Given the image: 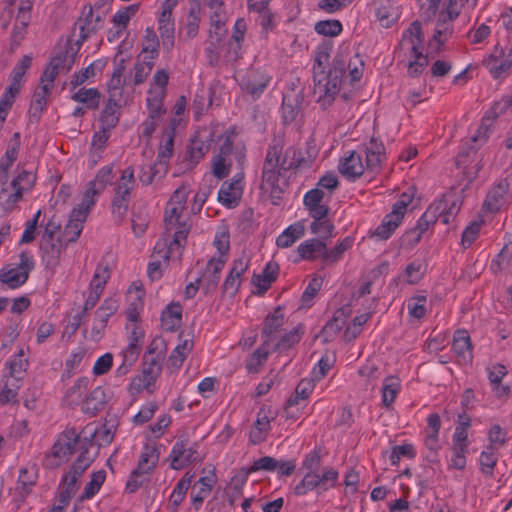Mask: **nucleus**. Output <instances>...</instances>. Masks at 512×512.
I'll return each mask as SVG.
<instances>
[{"instance_id": "28", "label": "nucleus", "mask_w": 512, "mask_h": 512, "mask_svg": "<svg viewBox=\"0 0 512 512\" xmlns=\"http://www.w3.org/2000/svg\"><path fill=\"white\" fill-rule=\"evenodd\" d=\"M158 30L164 51L170 52L175 44V22L172 16H159Z\"/></svg>"}, {"instance_id": "29", "label": "nucleus", "mask_w": 512, "mask_h": 512, "mask_svg": "<svg viewBox=\"0 0 512 512\" xmlns=\"http://www.w3.org/2000/svg\"><path fill=\"white\" fill-rule=\"evenodd\" d=\"M94 192L86 190L83 194L82 200L70 212L69 223H84L87 220L88 214L92 207L95 205Z\"/></svg>"}, {"instance_id": "9", "label": "nucleus", "mask_w": 512, "mask_h": 512, "mask_svg": "<svg viewBox=\"0 0 512 512\" xmlns=\"http://www.w3.org/2000/svg\"><path fill=\"white\" fill-rule=\"evenodd\" d=\"M79 232H74L71 237L58 239L54 242L53 233L44 232L41 241V248L43 250V263L47 269L54 270L60 261L62 249L70 242L78 239Z\"/></svg>"}, {"instance_id": "48", "label": "nucleus", "mask_w": 512, "mask_h": 512, "mask_svg": "<svg viewBox=\"0 0 512 512\" xmlns=\"http://www.w3.org/2000/svg\"><path fill=\"white\" fill-rule=\"evenodd\" d=\"M282 116L285 123L293 122L299 111H300V102L298 95L295 94H285L282 100Z\"/></svg>"}, {"instance_id": "37", "label": "nucleus", "mask_w": 512, "mask_h": 512, "mask_svg": "<svg viewBox=\"0 0 512 512\" xmlns=\"http://www.w3.org/2000/svg\"><path fill=\"white\" fill-rule=\"evenodd\" d=\"M484 65L489 70L493 78L498 79L506 77L512 65V56L508 55L507 58L500 59L496 56H489L484 60Z\"/></svg>"}, {"instance_id": "60", "label": "nucleus", "mask_w": 512, "mask_h": 512, "mask_svg": "<svg viewBox=\"0 0 512 512\" xmlns=\"http://www.w3.org/2000/svg\"><path fill=\"white\" fill-rule=\"evenodd\" d=\"M496 462L497 456L495 448L492 445H488L480 455L481 471L484 474L491 476L493 474V469L496 465Z\"/></svg>"}, {"instance_id": "57", "label": "nucleus", "mask_w": 512, "mask_h": 512, "mask_svg": "<svg viewBox=\"0 0 512 512\" xmlns=\"http://www.w3.org/2000/svg\"><path fill=\"white\" fill-rule=\"evenodd\" d=\"M270 343L264 340L263 344L252 354L251 358L246 363V369L249 372H258L259 367L267 360L270 353Z\"/></svg>"}, {"instance_id": "23", "label": "nucleus", "mask_w": 512, "mask_h": 512, "mask_svg": "<svg viewBox=\"0 0 512 512\" xmlns=\"http://www.w3.org/2000/svg\"><path fill=\"white\" fill-rule=\"evenodd\" d=\"M330 48L328 46H321L316 51V55L314 58L313 65V79H314V87L315 93L320 94V86L324 83L326 79V68L329 63L330 58Z\"/></svg>"}, {"instance_id": "27", "label": "nucleus", "mask_w": 512, "mask_h": 512, "mask_svg": "<svg viewBox=\"0 0 512 512\" xmlns=\"http://www.w3.org/2000/svg\"><path fill=\"white\" fill-rule=\"evenodd\" d=\"M279 273V265L270 261L266 264L261 274H254L252 278L253 284L257 287V294L263 295L276 281Z\"/></svg>"}, {"instance_id": "41", "label": "nucleus", "mask_w": 512, "mask_h": 512, "mask_svg": "<svg viewBox=\"0 0 512 512\" xmlns=\"http://www.w3.org/2000/svg\"><path fill=\"white\" fill-rule=\"evenodd\" d=\"M216 483L215 475L204 476L198 480L200 485L199 490L194 493L192 492V505L195 510H199L204 500L209 496L212 491L214 484Z\"/></svg>"}, {"instance_id": "35", "label": "nucleus", "mask_w": 512, "mask_h": 512, "mask_svg": "<svg viewBox=\"0 0 512 512\" xmlns=\"http://www.w3.org/2000/svg\"><path fill=\"white\" fill-rule=\"evenodd\" d=\"M182 320V308L179 303L169 304L161 315L162 326L166 331H174L180 326Z\"/></svg>"}, {"instance_id": "25", "label": "nucleus", "mask_w": 512, "mask_h": 512, "mask_svg": "<svg viewBox=\"0 0 512 512\" xmlns=\"http://www.w3.org/2000/svg\"><path fill=\"white\" fill-rule=\"evenodd\" d=\"M247 25L244 19L239 18L236 20L233 33L228 42L227 55L229 61H236L241 55V43L244 41Z\"/></svg>"}, {"instance_id": "19", "label": "nucleus", "mask_w": 512, "mask_h": 512, "mask_svg": "<svg viewBox=\"0 0 512 512\" xmlns=\"http://www.w3.org/2000/svg\"><path fill=\"white\" fill-rule=\"evenodd\" d=\"M177 120L172 119L168 127H166L162 134V139L158 149L156 166H161L166 169V163L173 155L174 139L176 133Z\"/></svg>"}, {"instance_id": "15", "label": "nucleus", "mask_w": 512, "mask_h": 512, "mask_svg": "<svg viewBox=\"0 0 512 512\" xmlns=\"http://www.w3.org/2000/svg\"><path fill=\"white\" fill-rule=\"evenodd\" d=\"M226 261L227 258L223 257L211 258L208 261L201 277L196 279L197 283H201L205 293H211L216 290L221 278V272L225 266Z\"/></svg>"}, {"instance_id": "34", "label": "nucleus", "mask_w": 512, "mask_h": 512, "mask_svg": "<svg viewBox=\"0 0 512 512\" xmlns=\"http://www.w3.org/2000/svg\"><path fill=\"white\" fill-rule=\"evenodd\" d=\"M452 349L464 362L472 359L470 336L465 330L456 331L453 339Z\"/></svg>"}, {"instance_id": "18", "label": "nucleus", "mask_w": 512, "mask_h": 512, "mask_svg": "<svg viewBox=\"0 0 512 512\" xmlns=\"http://www.w3.org/2000/svg\"><path fill=\"white\" fill-rule=\"evenodd\" d=\"M163 360L164 359H156L149 357V355H144L142 364L143 380L141 378H135L132 381V385L137 389L141 388V386L145 389H149L161 374Z\"/></svg>"}, {"instance_id": "32", "label": "nucleus", "mask_w": 512, "mask_h": 512, "mask_svg": "<svg viewBox=\"0 0 512 512\" xmlns=\"http://www.w3.org/2000/svg\"><path fill=\"white\" fill-rule=\"evenodd\" d=\"M284 324V313L280 306L275 308L272 314H269L262 328V337L264 340H268V343L272 340V336L277 333Z\"/></svg>"}, {"instance_id": "39", "label": "nucleus", "mask_w": 512, "mask_h": 512, "mask_svg": "<svg viewBox=\"0 0 512 512\" xmlns=\"http://www.w3.org/2000/svg\"><path fill=\"white\" fill-rule=\"evenodd\" d=\"M159 450L155 445H145L139 457L137 468L150 474L159 461Z\"/></svg>"}, {"instance_id": "14", "label": "nucleus", "mask_w": 512, "mask_h": 512, "mask_svg": "<svg viewBox=\"0 0 512 512\" xmlns=\"http://www.w3.org/2000/svg\"><path fill=\"white\" fill-rule=\"evenodd\" d=\"M119 308L118 300L114 297L106 298L95 312L94 322L91 328V337L98 341L102 338L109 318L116 313Z\"/></svg>"}, {"instance_id": "20", "label": "nucleus", "mask_w": 512, "mask_h": 512, "mask_svg": "<svg viewBox=\"0 0 512 512\" xmlns=\"http://www.w3.org/2000/svg\"><path fill=\"white\" fill-rule=\"evenodd\" d=\"M413 194L404 192L399 199L393 204L392 210L388 213L381 224H400L406 214L412 213Z\"/></svg>"}, {"instance_id": "16", "label": "nucleus", "mask_w": 512, "mask_h": 512, "mask_svg": "<svg viewBox=\"0 0 512 512\" xmlns=\"http://www.w3.org/2000/svg\"><path fill=\"white\" fill-rule=\"evenodd\" d=\"M213 135L207 130L198 131L190 140L187 157L190 168L194 167L208 153Z\"/></svg>"}, {"instance_id": "17", "label": "nucleus", "mask_w": 512, "mask_h": 512, "mask_svg": "<svg viewBox=\"0 0 512 512\" xmlns=\"http://www.w3.org/2000/svg\"><path fill=\"white\" fill-rule=\"evenodd\" d=\"M271 77L265 73L251 69L242 77L240 87L252 96L253 99L259 98L267 88Z\"/></svg>"}, {"instance_id": "21", "label": "nucleus", "mask_w": 512, "mask_h": 512, "mask_svg": "<svg viewBox=\"0 0 512 512\" xmlns=\"http://www.w3.org/2000/svg\"><path fill=\"white\" fill-rule=\"evenodd\" d=\"M185 202V189L175 190L165 208L164 224H186L185 221L180 222V217L184 210Z\"/></svg>"}, {"instance_id": "56", "label": "nucleus", "mask_w": 512, "mask_h": 512, "mask_svg": "<svg viewBox=\"0 0 512 512\" xmlns=\"http://www.w3.org/2000/svg\"><path fill=\"white\" fill-rule=\"evenodd\" d=\"M304 334V327L302 324L297 325L293 330L284 334L280 340L275 344L274 349L276 350H287L293 345L298 343Z\"/></svg>"}, {"instance_id": "64", "label": "nucleus", "mask_w": 512, "mask_h": 512, "mask_svg": "<svg viewBox=\"0 0 512 512\" xmlns=\"http://www.w3.org/2000/svg\"><path fill=\"white\" fill-rule=\"evenodd\" d=\"M315 31L320 35L334 37L342 32V24L339 20H322L315 24Z\"/></svg>"}, {"instance_id": "36", "label": "nucleus", "mask_w": 512, "mask_h": 512, "mask_svg": "<svg viewBox=\"0 0 512 512\" xmlns=\"http://www.w3.org/2000/svg\"><path fill=\"white\" fill-rule=\"evenodd\" d=\"M298 253L302 259L322 257L325 260L326 244L318 239H310L298 246Z\"/></svg>"}, {"instance_id": "2", "label": "nucleus", "mask_w": 512, "mask_h": 512, "mask_svg": "<svg viewBox=\"0 0 512 512\" xmlns=\"http://www.w3.org/2000/svg\"><path fill=\"white\" fill-rule=\"evenodd\" d=\"M92 462L93 459L88 455V450L84 449L61 480L58 502L63 503L64 505H69L71 498L79 489V478Z\"/></svg>"}, {"instance_id": "7", "label": "nucleus", "mask_w": 512, "mask_h": 512, "mask_svg": "<svg viewBox=\"0 0 512 512\" xmlns=\"http://www.w3.org/2000/svg\"><path fill=\"white\" fill-rule=\"evenodd\" d=\"M460 211L457 200L443 198L433 202L422 214L417 224H449L455 221Z\"/></svg>"}, {"instance_id": "54", "label": "nucleus", "mask_w": 512, "mask_h": 512, "mask_svg": "<svg viewBox=\"0 0 512 512\" xmlns=\"http://www.w3.org/2000/svg\"><path fill=\"white\" fill-rule=\"evenodd\" d=\"M24 356V350L20 349L14 358L7 363L9 367L8 378H15L21 382L28 366V360Z\"/></svg>"}, {"instance_id": "55", "label": "nucleus", "mask_w": 512, "mask_h": 512, "mask_svg": "<svg viewBox=\"0 0 512 512\" xmlns=\"http://www.w3.org/2000/svg\"><path fill=\"white\" fill-rule=\"evenodd\" d=\"M90 380L87 377H81L67 390L65 398L70 405H77L82 400L83 394L87 391Z\"/></svg>"}, {"instance_id": "45", "label": "nucleus", "mask_w": 512, "mask_h": 512, "mask_svg": "<svg viewBox=\"0 0 512 512\" xmlns=\"http://www.w3.org/2000/svg\"><path fill=\"white\" fill-rule=\"evenodd\" d=\"M374 5L376 6V16L382 26L390 27L397 19L396 9L389 0H374Z\"/></svg>"}, {"instance_id": "59", "label": "nucleus", "mask_w": 512, "mask_h": 512, "mask_svg": "<svg viewBox=\"0 0 512 512\" xmlns=\"http://www.w3.org/2000/svg\"><path fill=\"white\" fill-rule=\"evenodd\" d=\"M345 324L344 312L337 310L331 320L323 327L322 332L326 338L335 337Z\"/></svg>"}, {"instance_id": "30", "label": "nucleus", "mask_w": 512, "mask_h": 512, "mask_svg": "<svg viewBox=\"0 0 512 512\" xmlns=\"http://www.w3.org/2000/svg\"><path fill=\"white\" fill-rule=\"evenodd\" d=\"M101 23L102 17L99 15L94 17L93 9L91 6H89L85 18L80 17L76 22V25H79L80 29L79 40L77 41V44L81 45L90 36V34L96 32L97 29L100 28Z\"/></svg>"}, {"instance_id": "5", "label": "nucleus", "mask_w": 512, "mask_h": 512, "mask_svg": "<svg viewBox=\"0 0 512 512\" xmlns=\"http://www.w3.org/2000/svg\"><path fill=\"white\" fill-rule=\"evenodd\" d=\"M339 474L332 467H326L321 473H306L302 480L294 487L296 496L306 495L308 492L317 489L320 494L335 486Z\"/></svg>"}, {"instance_id": "44", "label": "nucleus", "mask_w": 512, "mask_h": 512, "mask_svg": "<svg viewBox=\"0 0 512 512\" xmlns=\"http://www.w3.org/2000/svg\"><path fill=\"white\" fill-rule=\"evenodd\" d=\"M270 430V419L269 417L261 410L258 413L257 420L254 424V427L250 431V441L253 444H259L265 441Z\"/></svg>"}, {"instance_id": "43", "label": "nucleus", "mask_w": 512, "mask_h": 512, "mask_svg": "<svg viewBox=\"0 0 512 512\" xmlns=\"http://www.w3.org/2000/svg\"><path fill=\"white\" fill-rule=\"evenodd\" d=\"M291 169H306L302 166V152L294 146L288 147L281 157V176Z\"/></svg>"}, {"instance_id": "3", "label": "nucleus", "mask_w": 512, "mask_h": 512, "mask_svg": "<svg viewBox=\"0 0 512 512\" xmlns=\"http://www.w3.org/2000/svg\"><path fill=\"white\" fill-rule=\"evenodd\" d=\"M79 435L75 429H66L54 442L51 451L46 454L43 465L46 468L55 469L66 463L75 449Z\"/></svg>"}, {"instance_id": "49", "label": "nucleus", "mask_w": 512, "mask_h": 512, "mask_svg": "<svg viewBox=\"0 0 512 512\" xmlns=\"http://www.w3.org/2000/svg\"><path fill=\"white\" fill-rule=\"evenodd\" d=\"M201 6L199 0H192L187 15V22L185 25L186 34L189 38H194L199 29Z\"/></svg>"}, {"instance_id": "33", "label": "nucleus", "mask_w": 512, "mask_h": 512, "mask_svg": "<svg viewBox=\"0 0 512 512\" xmlns=\"http://www.w3.org/2000/svg\"><path fill=\"white\" fill-rule=\"evenodd\" d=\"M243 193V187H236L228 181L223 182L218 191V200L228 208L238 205Z\"/></svg>"}, {"instance_id": "31", "label": "nucleus", "mask_w": 512, "mask_h": 512, "mask_svg": "<svg viewBox=\"0 0 512 512\" xmlns=\"http://www.w3.org/2000/svg\"><path fill=\"white\" fill-rule=\"evenodd\" d=\"M106 402L107 397L105 390L101 386H98L84 399L82 411L93 416L104 409Z\"/></svg>"}, {"instance_id": "63", "label": "nucleus", "mask_w": 512, "mask_h": 512, "mask_svg": "<svg viewBox=\"0 0 512 512\" xmlns=\"http://www.w3.org/2000/svg\"><path fill=\"white\" fill-rule=\"evenodd\" d=\"M106 478L104 470L96 471L92 474L91 480L86 484L82 498H92L101 488Z\"/></svg>"}, {"instance_id": "42", "label": "nucleus", "mask_w": 512, "mask_h": 512, "mask_svg": "<svg viewBox=\"0 0 512 512\" xmlns=\"http://www.w3.org/2000/svg\"><path fill=\"white\" fill-rule=\"evenodd\" d=\"M101 93L96 88H81L74 94L71 99L75 102L82 103L87 109L95 110L99 107Z\"/></svg>"}, {"instance_id": "46", "label": "nucleus", "mask_w": 512, "mask_h": 512, "mask_svg": "<svg viewBox=\"0 0 512 512\" xmlns=\"http://www.w3.org/2000/svg\"><path fill=\"white\" fill-rule=\"evenodd\" d=\"M110 276L111 270L108 263L101 261L96 267L89 289L102 294Z\"/></svg>"}, {"instance_id": "6", "label": "nucleus", "mask_w": 512, "mask_h": 512, "mask_svg": "<svg viewBox=\"0 0 512 512\" xmlns=\"http://www.w3.org/2000/svg\"><path fill=\"white\" fill-rule=\"evenodd\" d=\"M34 267L33 257L27 251H22L19 254V263L5 266L0 270V282L11 289H16L26 283Z\"/></svg>"}, {"instance_id": "4", "label": "nucleus", "mask_w": 512, "mask_h": 512, "mask_svg": "<svg viewBox=\"0 0 512 512\" xmlns=\"http://www.w3.org/2000/svg\"><path fill=\"white\" fill-rule=\"evenodd\" d=\"M134 184V170L132 167H127L122 172L112 201V214L116 222H123L125 220Z\"/></svg>"}, {"instance_id": "13", "label": "nucleus", "mask_w": 512, "mask_h": 512, "mask_svg": "<svg viewBox=\"0 0 512 512\" xmlns=\"http://www.w3.org/2000/svg\"><path fill=\"white\" fill-rule=\"evenodd\" d=\"M424 42L421 23L414 21L408 30L403 34L402 44H410V53L413 60L418 63V67L425 68L428 65V57L423 55L421 48Z\"/></svg>"}, {"instance_id": "11", "label": "nucleus", "mask_w": 512, "mask_h": 512, "mask_svg": "<svg viewBox=\"0 0 512 512\" xmlns=\"http://www.w3.org/2000/svg\"><path fill=\"white\" fill-rule=\"evenodd\" d=\"M345 68L346 61L341 56H336L332 68L327 71L324 83L320 86V98L323 96L329 103L334 99L340 90Z\"/></svg>"}, {"instance_id": "40", "label": "nucleus", "mask_w": 512, "mask_h": 512, "mask_svg": "<svg viewBox=\"0 0 512 512\" xmlns=\"http://www.w3.org/2000/svg\"><path fill=\"white\" fill-rule=\"evenodd\" d=\"M22 198V188L8 186L0 191V212L3 214L11 212L16 203Z\"/></svg>"}, {"instance_id": "22", "label": "nucleus", "mask_w": 512, "mask_h": 512, "mask_svg": "<svg viewBox=\"0 0 512 512\" xmlns=\"http://www.w3.org/2000/svg\"><path fill=\"white\" fill-rule=\"evenodd\" d=\"M324 192L320 188L309 190L304 196V205L309 214L314 218L311 224H317V221L328 216V208L322 204Z\"/></svg>"}, {"instance_id": "12", "label": "nucleus", "mask_w": 512, "mask_h": 512, "mask_svg": "<svg viewBox=\"0 0 512 512\" xmlns=\"http://www.w3.org/2000/svg\"><path fill=\"white\" fill-rule=\"evenodd\" d=\"M199 454L196 444L189 446L187 436H181L174 444L169 455L170 467L174 470H181L198 460Z\"/></svg>"}, {"instance_id": "50", "label": "nucleus", "mask_w": 512, "mask_h": 512, "mask_svg": "<svg viewBox=\"0 0 512 512\" xmlns=\"http://www.w3.org/2000/svg\"><path fill=\"white\" fill-rule=\"evenodd\" d=\"M21 387V382L15 378H7L2 390L0 391V405L9 403H18V392Z\"/></svg>"}, {"instance_id": "26", "label": "nucleus", "mask_w": 512, "mask_h": 512, "mask_svg": "<svg viewBox=\"0 0 512 512\" xmlns=\"http://www.w3.org/2000/svg\"><path fill=\"white\" fill-rule=\"evenodd\" d=\"M338 169L339 172L349 180L359 178L364 172L361 156L355 151H352L340 161Z\"/></svg>"}, {"instance_id": "24", "label": "nucleus", "mask_w": 512, "mask_h": 512, "mask_svg": "<svg viewBox=\"0 0 512 512\" xmlns=\"http://www.w3.org/2000/svg\"><path fill=\"white\" fill-rule=\"evenodd\" d=\"M279 465V461L276 460L273 457L270 456H264L259 458L258 460H255L253 464L249 468H242L241 473L242 477L239 479L237 476H235L232 481L237 482L235 488L240 490L242 485L246 482L248 476L251 473L257 472V471H275L277 469V466Z\"/></svg>"}, {"instance_id": "51", "label": "nucleus", "mask_w": 512, "mask_h": 512, "mask_svg": "<svg viewBox=\"0 0 512 512\" xmlns=\"http://www.w3.org/2000/svg\"><path fill=\"white\" fill-rule=\"evenodd\" d=\"M112 170V166L102 167L98 171L94 180L89 182V186L86 190H92L94 192V197L99 195L105 189L106 185L111 183Z\"/></svg>"}, {"instance_id": "58", "label": "nucleus", "mask_w": 512, "mask_h": 512, "mask_svg": "<svg viewBox=\"0 0 512 512\" xmlns=\"http://www.w3.org/2000/svg\"><path fill=\"white\" fill-rule=\"evenodd\" d=\"M400 389V382L397 378L388 377L384 380L382 386V403L389 407L395 400Z\"/></svg>"}, {"instance_id": "62", "label": "nucleus", "mask_w": 512, "mask_h": 512, "mask_svg": "<svg viewBox=\"0 0 512 512\" xmlns=\"http://www.w3.org/2000/svg\"><path fill=\"white\" fill-rule=\"evenodd\" d=\"M426 296L425 295H415L410 298L407 302L408 313L411 317L416 319H421L426 315Z\"/></svg>"}, {"instance_id": "47", "label": "nucleus", "mask_w": 512, "mask_h": 512, "mask_svg": "<svg viewBox=\"0 0 512 512\" xmlns=\"http://www.w3.org/2000/svg\"><path fill=\"white\" fill-rule=\"evenodd\" d=\"M441 427L440 416L437 413L430 414L427 418V436L425 444L430 450L438 449V433Z\"/></svg>"}, {"instance_id": "38", "label": "nucleus", "mask_w": 512, "mask_h": 512, "mask_svg": "<svg viewBox=\"0 0 512 512\" xmlns=\"http://www.w3.org/2000/svg\"><path fill=\"white\" fill-rule=\"evenodd\" d=\"M183 336V333H180L179 338L181 343L174 348L168 358L169 365L175 369H178L182 365L188 354L193 349V341L189 338H183Z\"/></svg>"}, {"instance_id": "53", "label": "nucleus", "mask_w": 512, "mask_h": 512, "mask_svg": "<svg viewBox=\"0 0 512 512\" xmlns=\"http://www.w3.org/2000/svg\"><path fill=\"white\" fill-rule=\"evenodd\" d=\"M119 101H111L108 98L107 104L104 107V109L101 112V116L99 118L100 125L108 128L113 129L119 121V115L117 113V107H118Z\"/></svg>"}, {"instance_id": "10", "label": "nucleus", "mask_w": 512, "mask_h": 512, "mask_svg": "<svg viewBox=\"0 0 512 512\" xmlns=\"http://www.w3.org/2000/svg\"><path fill=\"white\" fill-rule=\"evenodd\" d=\"M182 227L183 229L174 232L171 228H166L155 244L154 253L168 261L174 251H179L183 248L186 244L189 229L185 228V226Z\"/></svg>"}, {"instance_id": "1", "label": "nucleus", "mask_w": 512, "mask_h": 512, "mask_svg": "<svg viewBox=\"0 0 512 512\" xmlns=\"http://www.w3.org/2000/svg\"><path fill=\"white\" fill-rule=\"evenodd\" d=\"M282 152L283 141L273 139L268 147L262 168L260 190L263 194H269L268 197L275 206L280 205L284 193L283 187L279 184Z\"/></svg>"}, {"instance_id": "61", "label": "nucleus", "mask_w": 512, "mask_h": 512, "mask_svg": "<svg viewBox=\"0 0 512 512\" xmlns=\"http://www.w3.org/2000/svg\"><path fill=\"white\" fill-rule=\"evenodd\" d=\"M213 245L219 252V257L226 258L230 249V234L226 226L216 232Z\"/></svg>"}, {"instance_id": "8", "label": "nucleus", "mask_w": 512, "mask_h": 512, "mask_svg": "<svg viewBox=\"0 0 512 512\" xmlns=\"http://www.w3.org/2000/svg\"><path fill=\"white\" fill-rule=\"evenodd\" d=\"M508 191L509 183L506 179L501 180L489 190L482 205L480 224L491 221L492 219L489 218V215H494L502 210L509 198Z\"/></svg>"}, {"instance_id": "52", "label": "nucleus", "mask_w": 512, "mask_h": 512, "mask_svg": "<svg viewBox=\"0 0 512 512\" xmlns=\"http://www.w3.org/2000/svg\"><path fill=\"white\" fill-rule=\"evenodd\" d=\"M304 226H287V228L277 237L276 245L280 248L292 246L296 240L304 235Z\"/></svg>"}]
</instances>
